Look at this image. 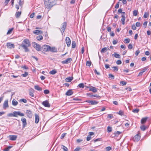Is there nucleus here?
Instances as JSON below:
<instances>
[{
	"label": "nucleus",
	"mask_w": 151,
	"mask_h": 151,
	"mask_svg": "<svg viewBox=\"0 0 151 151\" xmlns=\"http://www.w3.org/2000/svg\"><path fill=\"white\" fill-rule=\"evenodd\" d=\"M30 45L31 44L29 40L27 39L24 40L21 45V46L24 50L25 52L29 51L28 47H30Z\"/></svg>",
	"instance_id": "obj_1"
},
{
	"label": "nucleus",
	"mask_w": 151,
	"mask_h": 151,
	"mask_svg": "<svg viewBox=\"0 0 151 151\" xmlns=\"http://www.w3.org/2000/svg\"><path fill=\"white\" fill-rule=\"evenodd\" d=\"M45 1V4L47 9L51 8L55 4V3L53 1Z\"/></svg>",
	"instance_id": "obj_2"
},
{
	"label": "nucleus",
	"mask_w": 151,
	"mask_h": 151,
	"mask_svg": "<svg viewBox=\"0 0 151 151\" xmlns=\"http://www.w3.org/2000/svg\"><path fill=\"white\" fill-rule=\"evenodd\" d=\"M32 45L37 50L39 51L41 50V47L40 46L39 44L35 42H33L32 43Z\"/></svg>",
	"instance_id": "obj_3"
},
{
	"label": "nucleus",
	"mask_w": 151,
	"mask_h": 151,
	"mask_svg": "<svg viewBox=\"0 0 151 151\" xmlns=\"http://www.w3.org/2000/svg\"><path fill=\"white\" fill-rule=\"evenodd\" d=\"M67 26V23L66 22H64L62 24V27L60 29V30L62 35L64 32Z\"/></svg>",
	"instance_id": "obj_4"
},
{
	"label": "nucleus",
	"mask_w": 151,
	"mask_h": 151,
	"mask_svg": "<svg viewBox=\"0 0 151 151\" xmlns=\"http://www.w3.org/2000/svg\"><path fill=\"white\" fill-rule=\"evenodd\" d=\"M49 48H50V46L47 45H44L42 47V50L45 52L49 51Z\"/></svg>",
	"instance_id": "obj_5"
},
{
	"label": "nucleus",
	"mask_w": 151,
	"mask_h": 151,
	"mask_svg": "<svg viewBox=\"0 0 151 151\" xmlns=\"http://www.w3.org/2000/svg\"><path fill=\"white\" fill-rule=\"evenodd\" d=\"M14 116L17 117L18 116H24V114L23 113H21L20 111H14L13 112Z\"/></svg>",
	"instance_id": "obj_6"
},
{
	"label": "nucleus",
	"mask_w": 151,
	"mask_h": 151,
	"mask_svg": "<svg viewBox=\"0 0 151 151\" xmlns=\"http://www.w3.org/2000/svg\"><path fill=\"white\" fill-rule=\"evenodd\" d=\"M140 138V136L139 134L136 135L133 138V140L135 142L138 141Z\"/></svg>",
	"instance_id": "obj_7"
},
{
	"label": "nucleus",
	"mask_w": 151,
	"mask_h": 151,
	"mask_svg": "<svg viewBox=\"0 0 151 151\" xmlns=\"http://www.w3.org/2000/svg\"><path fill=\"white\" fill-rule=\"evenodd\" d=\"M86 102H87L88 103L90 104L91 105H94L97 104L98 103V102L95 101H90L88 100H86Z\"/></svg>",
	"instance_id": "obj_8"
},
{
	"label": "nucleus",
	"mask_w": 151,
	"mask_h": 151,
	"mask_svg": "<svg viewBox=\"0 0 151 151\" xmlns=\"http://www.w3.org/2000/svg\"><path fill=\"white\" fill-rule=\"evenodd\" d=\"M42 104L45 107H50V104L49 103L48 101L47 100H46L42 102Z\"/></svg>",
	"instance_id": "obj_9"
},
{
	"label": "nucleus",
	"mask_w": 151,
	"mask_h": 151,
	"mask_svg": "<svg viewBox=\"0 0 151 151\" xmlns=\"http://www.w3.org/2000/svg\"><path fill=\"white\" fill-rule=\"evenodd\" d=\"M125 13L124 12H123L122 14V19L121 21L122 22V24L124 25L125 24Z\"/></svg>",
	"instance_id": "obj_10"
},
{
	"label": "nucleus",
	"mask_w": 151,
	"mask_h": 151,
	"mask_svg": "<svg viewBox=\"0 0 151 151\" xmlns=\"http://www.w3.org/2000/svg\"><path fill=\"white\" fill-rule=\"evenodd\" d=\"M65 41L68 47H69L70 46L71 43V41L70 38L68 37H66Z\"/></svg>",
	"instance_id": "obj_11"
},
{
	"label": "nucleus",
	"mask_w": 151,
	"mask_h": 151,
	"mask_svg": "<svg viewBox=\"0 0 151 151\" xmlns=\"http://www.w3.org/2000/svg\"><path fill=\"white\" fill-rule=\"evenodd\" d=\"M6 46L9 49L14 48V45L10 42H8L6 43Z\"/></svg>",
	"instance_id": "obj_12"
},
{
	"label": "nucleus",
	"mask_w": 151,
	"mask_h": 151,
	"mask_svg": "<svg viewBox=\"0 0 151 151\" xmlns=\"http://www.w3.org/2000/svg\"><path fill=\"white\" fill-rule=\"evenodd\" d=\"M72 59L71 58H68L66 60L62 61L63 64H68L69 63L72 61Z\"/></svg>",
	"instance_id": "obj_13"
},
{
	"label": "nucleus",
	"mask_w": 151,
	"mask_h": 151,
	"mask_svg": "<svg viewBox=\"0 0 151 151\" xmlns=\"http://www.w3.org/2000/svg\"><path fill=\"white\" fill-rule=\"evenodd\" d=\"M33 33L35 35H38L42 34L43 33V32L42 31L40 30H36L34 31Z\"/></svg>",
	"instance_id": "obj_14"
},
{
	"label": "nucleus",
	"mask_w": 151,
	"mask_h": 151,
	"mask_svg": "<svg viewBox=\"0 0 151 151\" xmlns=\"http://www.w3.org/2000/svg\"><path fill=\"white\" fill-rule=\"evenodd\" d=\"M21 121L22 122L23 126V127H25L27 125V121L26 119L24 118H22L21 119Z\"/></svg>",
	"instance_id": "obj_15"
},
{
	"label": "nucleus",
	"mask_w": 151,
	"mask_h": 151,
	"mask_svg": "<svg viewBox=\"0 0 151 151\" xmlns=\"http://www.w3.org/2000/svg\"><path fill=\"white\" fill-rule=\"evenodd\" d=\"M89 88V91H91L93 93H96L97 91V89L95 87L91 86L90 87H88Z\"/></svg>",
	"instance_id": "obj_16"
},
{
	"label": "nucleus",
	"mask_w": 151,
	"mask_h": 151,
	"mask_svg": "<svg viewBox=\"0 0 151 151\" xmlns=\"http://www.w3.org/2000/svg\"><path fill=\"white\" fill-rule=\"evenodd\" d=\"M35 122L37 124L39 121V116L37 114H35Z\"/></svg>",
	"instance_id": "obj_17"
},
{
	"label": "nucleus",
	"mask_w": 151,
	"mask_h": 151,
	"mask_svg": "<svg viewBox=\"0 0 151 151\" xmlns=\"http://www.w3.org/2000/svg\"><path fill=\"white\" fill-rule=\"evenodd\" d=\"M57 51V49L55 47H50V48H49V51H50L52 52H56Z\"/></svg>",
	"instance_id": "obj_18"
},
{
	"label": "nucleus",
	"mask_w": 151,
	"mask_h": 151,
	"mask_svg": "<svg viewBox=\"0 0 151 151\" xmlns=\"http://www.w3.org/2000/svg\"><path fill=\"white\" fill-rule=\"evenodd\" d=\"M73 92L71 89H70L66 93L65 95L67 96H71L73 94Z\"/></svg>",
	"instance_id": "obj_19"
},
{
	"label": "nucleus",
	"mask_w": 151,
	"mask_h": 151,
	"mask_svg": "<svg viewBox=\"0 0 151 151\" xmlns=\"http://www.w3.org/2000/svg\"><path fill=\"white\" fill-rule=\"evenodd\" d=\"M26 114L29 117H31L32 115V112L29 110H27L26 111Z\"/></svg>",
	"instance_id": "obj_20"
},
{
	"label": "nucleus",
	"mask_w": 151,
	"mask_h": 151,
	"mask_svg": "<svg viewBox=\"0 0 151 151\" xmlns=\"http://www.w3.org/2000/svg\"><path fill=\"white\" fill-rule=\"evenodd\" d=\"M107 30L108 32H110V34L111 36H113V32H111V29L109 27H106Z\"/></svg>",
	"instance_id": "obj_21"
},
{
	"label": "nucleus",
	"mask_w": 151,
	"mask_h": 151,
	"mask_svg": "<svg viewBox=\"0 0 151 151\" xmlns=\"http://www.w3.org/2000/svg\"><path fill=\"white\" fill-rule=\"evenodd\" d=\"M17 137L16 135H10L9 136V138L10 140H15L16 139Z\"/></svg>",
	"instance_id": "obj_22"
},
{
	"label": "nucleus",
	"mask_w": 151,
	"mask_h": 151,
	"mask_svg": "<svg viewBox=\"0 0 151 151\" xmlns=\"http://www.w3.org/2000/svg\"><path fill=\"white\" fill-rule=\"evenodd\" d=\"M8 101L7 100H6L4 101L3 104V108L5 109L8 107Z\"/></svg>",
	"instance_id": "obj_23"
},
{
	"label": "nucleus",
	"mask_w": 151,
	"mask_h": 151,
	"mask_svg": "<svg viewBox=\"0 0 151 151\" xmlns=\"http://www.w3.org/2000/svg\"><path fill=\"white\" fill-rule=\"evenodd\" d=\"M147 117H144L142 118L141 120V123L142 124H145L146 122L147 119Z\"/></svg>",
	"instance_id": "obj_24"
},
{
	"label": "nucleus",
	"mask_w": 151,
	"mask_h": 151,
	"mask_svg": "<svg viewBox=\"0 0 151 151\" xmlns=\"http://www.w3.org/2000/svg\"><path fill=\"white\" fill-rule=\"evenodd\" d=\"M73 79V77H69L65 78V81L67 82H69Z\"/></svg>",
	"instance_id": "obj_25"
},
{
	"label": "nucleus",
	"mask_w": 151,
	"mask_h": 151,
	"mask_svg": "<svg viewBox=\"0 0 151 151\" xmlns=\"http://www.w3.org/2000/svg\"><path fill=\"white\" fill-rule=\"evenodd\" d=\"M147 127L145 126L144 125H142L140 127V128L143 131H145L146 129H147Z\"/></svg>",
	"instance_id": "obj_26"
},
{
	"label": "nucleus",
	"mask_w": 151,
	"mask_h": 151,
	"mask_svg": "<svg viewBox=\"0 0 151 151\" xmlns=\"http://www.w3.org/2000/svg\"><path fill=\"white\" fill-rule=\"evenodd\" d=\"M34 88L35 89L39 91H41L42 90V88L38 85L35 86Z\"/></svg>",
	"instance_id": "obj_27"
},
{
	"label": "nucleus",
	"mask_w": 151,
	"mask_h": 151,
	"mask_svg": "<svg viewBox=\"0 0 151 151\" xmlns=\"http://www.w3.org/2000/svg\"><path fill=\"white\" fill-rule=\"evenodd\" d=\"M12 104L13 105L16 106L18 104V102L14 99L12 101Z\"/></svg>",
	"instance_id": "obj_28"
},
{
	"label": "nucleus",
	"mask_w": 151,
	"mask_h": 151,
	"mask_svg": "<svg viewBox=\"0 0 151 151\" xmlns=\"http://www.w3.org/2000/svg\"><path fill=\"white\" fill-rule=\"evenodd\" d=\"M21 12H17L15 14L16 17L17 18H19L21 14Z\"/></svg>",
	"instance_id": "obj_29"
},
{
	"label": "nucleus",
	"mask_w": 151,
	"mask_h": 151,
	"mask_svg": "<svg viewBox=\"0 0 151 151\" xmlns=\"http://www.w3.org/2000/svg\"><path fill=\"white\" fill-rule=\"evenodd\" d=\"M36 38L37 40L40 41L42 40L43 37L42 35H39L36 37Z\"/></svg>",
	"instance_id": "obj_30"
},
{
	"label": "nucleus",
	"mask_w": 151,
	"mask_h": 151,
	"mask_svg": "<svg viewBox=\"0 0 151 151\" xmlns=\"http://www.w3.org/2000/svg\"><path fill=\"white\" fill-rule=\"evenodd\" d=\"M116 114H118L121 116L123 115L124 114V112L123 111L120 110L119 112H117Z\"/></svg>",
	"instance_id": "obj_31"
},
{
	"label": "nucleus",
	"mask_w": 151,
	"mask_h": 151,
	"mask_svg": "<svg viewBox=\"0 0 151 151\" xmlns=\"http://www.w3.org/2000/svg\"><path fill=\"white\" fill-rule=\"evenodd\" d=\"M57 73L56 70H53L49 72V73L52 75H54Z\"/></svg>",
	"instance_id": "obj_32"
},
{
	"label": "nucleus",
	"mask_w": 151,
	"mask_h": 151,
	"mask_svg": "<svg viewBox=\"0 0 151 151\" xmlns=\"http://www.w3.org/2000/svg\"><path fill=\"white\" fill-rule=\"evenodd\" d=\"M107 48L106 47H104L101 50V52L102 53H104L105 52L107 51Z\"/></svg>",
	"instance_id": "obj_33"
},
{
	"label": "nucleus",
	"mask_w": 151,
	"mask_h": 151,
	"mask_svg": "<svg viewBox=\"0 0 151 151\" xmlns=\"http://www.w3.org/2000/svg\"><path fill=\"white\" fill-rule=\"evenodd\" d=\"M114 56L116 58H121L119 54L116 53H114Z\"/></svg>",
	"instance_id": "obj_34"
},
{
	"label": "nucleus",
	"mask_w": 151,
	"mask_h": 151,
	"mask_svg": "<svg viewBox=\"0 0 151 151\" xmlns=\"http://www.w3.org/2000/svg\"><path fill=\"white\" fill-rule=\"evenodd\" d=\"M122 132H121L117 131L116 133H114V137H115L116 136H117V137H118L119 135Z\"/></svg>",
	"instance_id": "obj_35"
},
{
	"label": "nucleus",
	"mask_w": 151,
	"mask_h": 151,
	"mask_svg": "<svg viewBox=\"0 0 151 151\" xmlns=\"http://www.w3.org/2000/svg\"><path fill=\"white\" fill-rule=\"evenodd\" d=\"M112 127L109 126H108L107 128V131L108 132H111L112 131Z\"/></svg>",
	"instance_id": "obj_36"
},
{
	"label": "nucleus",
	"mask_w": 151,
	"mask_h": 151,
	"mask_svg": "<svg viewBox=\"0 0 151 151\" xmlns=\"http://www.w3.org/2000/svg\"><path fill=\"white\" fill-rule=\"evenodd\" d=\"M149 15V14L148 12H145L144 15L143 17L144 18H146L148 17Z\"/></svg>",
	"instance_id": "obj_37"
},
{
	"label": "nucleus",
	"mask_w": 151,
	"mask_h": 151,
	"mask_svg": "<svg viewBox=\"0 0 151 151\" xmlns=\"http://www.w3.org/2000/svg\"><path fill=\"white\" fill-rule=\"evenodd\" d=\"M76 46V44L75 41H72V48H74Z\"/></svg>",
	"instance_id": "obj_38"
},
{
	"label": "nucleus",
	"mask_w": 151,
	"mask_h": 151,
	"mask_svg": "<svg viewBox=\"0 0 151 151\" xmlns=\"http://www.w3.org/2000/svg\"><path fill=\"white\" fill-rule=\"evenodd\" d=\"M138 11L137 10H134L133 12V15L134 16H136L137 15Z\"/></svg>",
	"instance_id": "obj_39"
},
{
	"label": "nucleus",
	"mask_w": 151,
	"mask_h": 151,
	"mask_svg": "<svg viewBox=\"0 0 151 151\" xmlns=\"http://www.w3.org/2000/svg\"><path fill=\"white\" fill-rule=\"evenodd\" d=\"M78 86L80 88H83L84 87V85L83 83H81L78 84Z\"/></svg>",
	"instance_id": "obj_40"
},
{
	"label": "nucleus",
	"mask_w": 151,
	"mask_h": 151,
	"mask_svg": "<svg viewBox=\"0 0 151 151\" xmlns=\"http://www.w3.org/2000/svg\"><path fill=\"white\" fill-rule=\"evenodd\" d=\"M28 75V73L27 72H25L23 74H22L21 76L24 77H26Z\"/></svg>",
	"instance_id": "obj_41"
},
{
	"label": "nucleus",
	"mask_w": 151,
	"mask_h": 151,
	"mask_svg": "<svg viewBox=\"0 0 151 151\" xmlns=\"http://www.w3.org/2000/svg\"><path fill=\"white\" fill-rule=\"evenodd\" d=\"M124 41L125 43L127 44L129 43L130 42V39L129 38L125 39H124Z\"/></svg>",
	"instance_id": "obj_42"
},
{
	"label": "nucleus",
	"mask_w": 151,
	"mask_h": 151,
	"mask_svg": "<svg viewBox=\"0 0 151 151\" xmlns=\"http://www.w3.org/2000/svg\"><path fill=\"white\" fill-rule=\"evenodd\" d=\"M139 111V110L138 109H135L132 110V112L134 113H137Z\"/></svg>",
	"instance_id": "obj_43"
},
{
	"label": "nucleus",
	"mask_w": 151,
	"mask_h": 151,
	"mask_svg": "<svg viewBox=\"0 0 151 151\" xmlns=\"http://www.w3.org/2000/svg\"><path fill=\"white\" fill-rule=\"evenodd\" d=\"M13 29V28H12L9 30L7 33V34H11Z\"/></svg>",
	"instance_id": "obj_44"
},
{
	"label": "nucleus",
	"mask_w": 151,
	"mask_h": 151,
	"mask_svg": "<svg viewBox=\"0 0 151 151\" xmlns=\"http://www.w3.org/2000/svg\"><path fill=\"white\" fill-rule=\"evenodd\" d=\"M147 68H148L147 67H145L142 70V71L141 72H142L143 73L144 72L146 71V70H147Z\"/></svg>",
	"instance_id": "obj_45"
},
{
	"label": "nucleus",
	"mask_w": 151,
	"mask_h": 151,
	"mask_svg": "<svg viewBox=\"0 0 151 151\" xmlns=\"http://www.w3.org/2000/svg\"><path fill=\"white\" fill-rule=\"evenodd\" d=\"M20 101L21 102H23L24 103H26L27 102V100L24 99H22L20 100Z\"/></svg>",
	"instance_id": "obj_46"
},
{
	"label": "nucleus",
	"mask_w": 151,
	"mask_h": 151,
	"mask_svg": "<svg viewBox=\"0 0 151 151\" xmlns=\"http://www.w3.org/2000/svg\"><path fill=\"white\" fill-rule=\"evenodd\" d=\"M44 93L45 94H48L49 93L50 91L48 90H44Z\"/></svg>",
	"instance_id": "obj_47"
},
{
	"label": "nucleus",
	"mask_w": 151,
	"mask_h": 151,
	"mask_svg": "<svg viewBox=\"0 0 151 151\" xmlns=\"http://www.w3.org/2000/svg\"><path fill=\"white\" fill-rule=\"evenodd\" d=\"M19 3L20 6H22L24 3V1H19Z\"/></svg>",
	"instance_id": "obj_48"
},
{
	"label": "nucleus",
	"mask_w": 151,
	"mask_h": 151,
	"mask_svg": "<svg viewBox=\"0 0 151 151\" xmlns=\"http://www.w3.org/2000/svg\"><path fill=\"white\" fill-rule=\"evenodd\" d=\"M63 147L62 148L65 151H67L68 150V148L65 146L62 145Z\"/></svg>",
	"instance_id": "obj_49"
},
{
	"label": "nucleus",
	"mask_w": 151,
	"mask_h": 151,
	"mask_svg": "<svg viewBox=\"0 0 151 151\" xmlns=\"http://www.w3.org/2000/svg\"><path fill=\"white\" fill-rule=\"evenodd\" d=\"M116 63L117 65H120L122 63V61L121 60H119L116 61Z\"/></svg>",
	"instance_id": "obj_50"
},
{
	"label": "nucleus",
	"mask_w": 151,
	"mask_h": 151,
	"mask_svg": "<svg viewBox=\"0 0 151 151\" xmlns=\"http://www.w3.org/2000/svg\"><path fill=\"white\" fill-rule=\"evenodd\" d=\"M91 63L89 61H87L86 63V65L87 66H90L91 65Z\"/></svg>",
	"instance_id": "obj_51"
},
{
	"label": "nucleus",
	"mask_w": 151,
	"mask_h": 151,
	"mask_svg": "<svg viewBox=\"0 0 151 151\" xmlns=\"http://www.w3.org/2000/svg\"><path fill=\"white\" fill-rule=\"evenodd\" d=\"M66 134V133H64L63 134H62V135L60 137V138L61 139H63L64 138V137H65V136Z\"/></svg>",
	"instance_id": "obj_52"
},
{
	"label": "nucleus",
	"mask_w": 151,
	"mask_h": 151,
	"mask_svg": "<svg viewBox=\"0 0 151 151\" xmlns=\"http://www.w3.org/2000/svg\"><path fill=\"white\" fill-rule=\"evenodd\" d=\"M120 83L122 84V86L125 85L127 83L126 82L124 81H121Z\"/></svg>",
	"instance_id": "obj_53"
},
{
	"label": "nucleus",
	"mask_w": 151,
	"mask_h": 151,
	"mask_svg": "<svg viewBox=\"0 0 151 151\" xmlns=\"http://www.w3.org/2000/svg\"><path fill=\"white\" fill-rule=\"evenodd\" d=\"M140 53V51L138 50L136 51L135 53V55H136V56H137L139 53Z\"/></svg>",
	"instance_id": "obj_54"
},
{
	"label": "nucleus",
	"mask_w": 151,
	"mask_h": 151,
	"mask_svg": "<svg viewBox=\"0 0 151 151\" xmlns=\"http://www.w3.org/2000/svg\"><path fill=\"white\" fill-rule=\"evenodd\" d=\"M111 148L110 147H107L106 148V151H109L111 150Z\"/></svg>",
	"instance_id": "obj_55"
},
{
	"label": "nucleus",
	"mask_w": 151,
	"mask_h": 151,
	"mask_svg": "<svg viewBox=\"0 0 151 151\" xmlns=\"http://www.w3.org/2000/svg\"><path fill=\"white\" fill-rule=\"evenodd\" d=\"M118 66H114V71L116 70V71H117L118 70Z\"/></svg>",
	"instance_id": "obj_56"
},
{
	"label": "nucleus",
	"mask_w": 151,
	"mask_h": 151,
	"mask_svg": "<svg viewBox=\"0 0 151 151\" xmlns=\"http://www.w3.org/2000/svg\"><path fill=\"white\" fill-rule=\"evenodd\" d=\"M91 96L92 97H93V96H94V97H97L98 98H100V97L98 95H91Z\"/></svg>",
	"instance_id": "obj_57"
},
{
	"label": "nucleus",
	"mask_w": 151,
	"mask_h": 151,
	"mask_svg": "<svg viewBox=\"0 0 151 151\" xmlns=\"http://www.w3.org/2000/svg\"><path fill=\"white\" fill-rule=\"evenodd\" d=\"M128 48L129 49H131L132 48V44H129V45H128Z\"/></svg>",
	"instance_id": "obj_58"
},
{
	"label": "nucleus",
	"mask_w": 151,
	"mask_h": 151,
	"mask_svg": "<svg viewBox=\"0 0 151 151\" xmlns=\"http://www.w3.org/2000/svg\"><path fill=\"white\" fill-rule=\"evenodd\" d=\"M101 138L96 139L94 140V142H96L97 141H100L101 140Z\"/></svg>",
	"instance_id": "obj_59"
},
{
	"label": "nucleus",
	"mask_w": 151,
	"mask_h": 151,
	"mask_svg": "<svg viewBox=\"0 0 151 151\" xmlns=\"http://www.w3.org/2000/svg\"><path fill=\"white\" fill-rule=\"evenodd\" d=\"M132 29L134 30H136V27L133 24L132 25Z\"/></svg>",
	"instance_id": "obj_60"
},
{
	"label": "nucleus",
	"mask_w": 151,
	"mask_h": 151,
	"mask_svg": "<svg viewBox=\"0 0 151 151\" xmlns=\"http://www.w3.org/2000/svg\"><path fill=\"white\" fill-rule=\"evenodd\" d=\"M136 25L137 27H139L140 26V24L139 22H137L136 23Z\"/></svg>",
	"instance_id": "obj_61"
},
{
	"label": "nucleus",
	"mask_w": 151,
	"mask_h": 151,
	"mask_svg": "<svg viewBox=\"0 0 151 151\" xmlns=\"http://www.w3.org/2000/svg\"><path fill=\"white\" fill-rule=\"evenodd\" d=\"M34 15H35V13L34 12V13H32L30 15V18H33L34 17Z\"/></svg>",
	"instance_id": "obj_62"
},
{
	"label": "nucleus",
	"mask_w": 151,
	"mask_h": 151,
	"mask_svg": "<svg viewBox=\"0 0 151 151\" xmlns=\"http://www.w3.org/2000/svg\"><path fill=\"white\" fill-rule=\"evenodd\" d=\"M13 113H10L8 114L7 116H14Z\"/></svg>",
	"instance_id": "obj_63"
},
{
	"label": "nucleus",
	"mask_w": 151,
	"mask_h": 151,
	"mask_svg": "<svg viewBox=\"0 0 151 151\" xmlns=\"http://www.w3.org/2000/svg\"><path fill=\"white\" fill-rule=\"evenodd\" d=\"M45 77L43 76H40V78L41 80H43L45 79Z\"/></svg>",
	"instance_id": "obj_64"
}]
</instances>
